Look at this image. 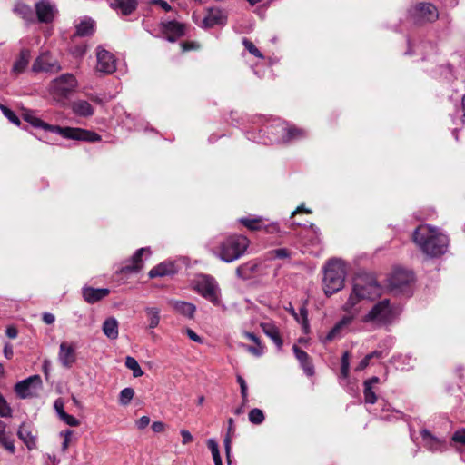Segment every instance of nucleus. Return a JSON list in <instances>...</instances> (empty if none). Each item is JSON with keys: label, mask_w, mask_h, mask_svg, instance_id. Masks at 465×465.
Masks as SVG:
<instances>
[{"label": "nucleus", "mask_w": 465, "mask_h": 465, "mask_svg": "<svg viewBox=\"0 0 465 465\" xmlns=\"http://www.w3.org/2000/svg\"><path fill=\"white\" fill-rule=\"evenodd\" d=\"M383 288L372 274H358L352 282V289L343 310L349 313L358 311V304L363 301H372L381 296Z\"/></svg>", "instance_id": "1"}, {"label": "nucleus", "mask_w": 465, "mask_h": 465, "mask_svg": "<svg viewBox=\"0 0 465 465\" xmlns=\"http://www.w3.org/2000/svg\"><path fill=\"white\" fill-rule=\"evenodd\" d=\"M419 248L430 257L440 256L447 252L449 239L447 235L428 224L420 225L412 235Z\"/></svg>", "instance_id": "2"}, {"label": "nucleus", "mask_w": 465, "mask_h": 465, "mask_svg": "<svg viewBox=\"0 0 465 465\" xmlns=\"http://www.w3.org/2000/svg\"><path fill=\"white\" fill-rule=\"evenodd\" d=\"M267 134L266 138L259 137L256 142L260 143H288L304 137L306 132L303 129L290 125L289 124L274 120L273 123L261 130Z\"/></svg>", "instance_id": "3"}, {"label": "nucleus", "mask_w": 465, "mask_h": 465, "mask_svg": "<svg viewBox=\"0 0 465 465\" xmlns=\"http://www.w3.org/2000/svg\"><path fill=\"white\" fill-rule=\"evenodd\" d=\"M31 127L41 128L45 132H51L54 134H60L62 137L66 139H73L78 141H88L97 142L101 140L99 134L94 132L73 128V127H60L58 125H52L43 122L41 119L31 115Z\"/></svg>", "instance_id": "4"}, {"label": "nucleus", "mask_w": 465, "mask_h": 465, "mask_svg": "<svg viewBox=\"0 0 465 465\" xmlns=\"http://www.w3.org/2000/svg\"><path fill=\"white\" fill-rule=\"evenodd\" d=\"M346 275L345 265L339 259H331L326 264L323 277L324 292L331 295L343 287Z\"/></svg>", "instance_id": "5"}, {"label": "nucleus", "mask_w": 465, "mask_h": 465, "mask_svg": "<svg viewBox=\"0 0 465 465\" xmlns=\"http://www.w3.org/2000/svg\"><path fill=\"white\" fill-rule=\"evenodd\" d=\"M249 245V240L242 235H232L219 245L217 255L225 262H232L243 255Z\"/></svg>", "instance_id": "6"}, {"label": "nucleus", "mask_w": 465, "mask_h": 465, "mask_svg": "<svg viewBox=\"0 0 465 465\" xmlns=\"http://www.w3.org/2000/svg\"><path fill=\"white\" fill-rule=\"evenodd\" d=\"M194 289L214 306H223L220 287L212 276L200 275L194 282Z\"/></svg>", "instance_id": "7"}, {"label": "nucleus", "mask_w": 465, "mask_h": 465, "mask_svg": "<svg viewBox=\"0 0 465 465\" xmlns=\"http://www.w3.org/2000/svg\"><path fill=\"white\" fill-rule=\"evenodd\" d=\"M76 86L77 80L74 74H64L52 81L50 94L55 101L64 103L75 90Z\"/></svg>", "instance_id": "8"}, {"label": "nucleus", "mask_w": 465, "mask_h": 465, "mask_svg": "<svg viewBox=\"0 0 465 465\" xmlns=\"http://www.w3.org/2000/svg\"><path fill=\"white\" fill-rule=\"evenodd\" d=\"M396 316L395 309L388 299L376 303L368 314L364 316V322H373L379 325L391 323Z\"/></svg>", "instance_id": "9"}, {"label": "nucleus", "mask_w": 465, "mask_h": 465, "mask_svg": "<svg viewBox=\"0 0 465 465\" xmlns=\"http://www.w3.org/2000/svg\"><path fill=\"white\" fill-rule=\"evenodd\" d=\"M35 12L39 23L49 25L56 17L58 9L51 0H39L35 4Z\"/></svg>", "instance_id": "10"}, {"label": "nucleus", "mask_w": 465, "mask_h": 465, "mask_svg": "<svg viewBox=\"0 0 465 465\" xmlns=\"http://www.w3.org/2000/svg\"><path fill=\"white\" fill-rule=\"evenodd\" d=\"M416 22H434L439 18L437 7L430 3H420L411 11Z\"/></svg>", "instance_id": "11"}, {"label": "nucleus", "mask_w": 465, "mask_h": 465, "mask_svg": "<svg viewBox=\"0 0 465 465\" xmlns=\"http://www.w3.org/2000/svg\"><path fill=\"white\" fill-rule=\"evenodd\" d=\"M96 71L102 74H112L116 70L114 55L102 46L96 48Z\"/></svg>", "instance_id": "12"}, {"label": "nucleus", "mask_w": 465, "mask_h": 465, "mask_svg": "<svg viewBox=\"0 0 465 465\" xmlns=\"http://www.w3.org/2000/svg\"><path fill=\"white\" fill-rule=\"evenodd\" d=\"M412 281V272L406 270H396L389 278V285L392 291L402 292Z\"/></svg>", "instance_id": "13"}, {"label": "nucleus", "mask_w": 465, "mask_h": 465, "mask_svg": "<svg viewBox=\"0 0 465 465\" xmlns=\"http://www.w3.org/2000/svg\"><path fill=\"white\" fill-rule=\"evenodd\" d=\"M61 69L57 60L51 56L49 54H41L34 63V71H43L55 73Z\"/></svg>", "instance_id": "14"}, {"label": "nucleus", "mask_w": 465, "mask_h": 465, "mask_svg": "<svg viewBox=\"0 0 465 465\" xmlns=\"http://www.w3.org/2000/svg\"><path fill=\"white\" fill-rule=\"evenodd\" d=\"M353 315L351 316H344L340 322H338L333 328L328 332V334L322 339V341L326 344L329 343L336 339L341 338L348 326L352 322Z\"/></svg>", "instance_id": "15"}, {"label": "nucleus", "mask_w": 465, "mask_h": 465, "mask_svg": "<svg viewBox=\"0 0 465 465\" xmlns=\"http://www.w3.org/2000/svg\"><path fill=\"white\" fill-rule=\"evenodd\" d=\"M161 25L163 35H165L166 39L170 42H175L184 35V25L176 21L163 22Z\"/></svg>", "instance_id": "16"}, {"label": "nucleus", "mask_w": 465, "mask_h": 465, "mask_svg": "<svg viewBox=\"0 0 465 465\" xmlns=\"http://www.w3.org/2000/svg\"><path fill=\"white\" fill-rule=\"evenodd\" d=\"M420 435L424 447L430 451H443L446 450L445 440L435 437L428 430H422Z\"/></svg>", "instance_id": "17"}, {"label": "nucleus", "mask_w": 465, "mask_h": 465, "mask_svg": "<svg viewBox=\"0 0 465 465\" xmlns=\"http://www.w3.org/2000/svg\"><path fill=\"white\" fill-rule=\"evenodd\" d=\"M240 223L252 231L264 229V231L266 232L273 233L279 230L278 225L276 223L263 225V222L261 217H259V218H247V217L241 218Z\"/></svg>", "instance_id": "18"}, {"label": "nucleus", "mask_w": 465, "mask_h": 465, "mask_svg": "<svg viewBox=\"0 0 465 465\" xmlns=\"http://www.w3.org/2000/svg\"><path fill=\"white\" fill-rule=\"evenodd\" d=\"M144 252H149V249L147 248H140L135 252V253L132 256L131 260L127 264L124 265L120 272L121 273H131V272H138L142 266V256Z\"/></svg>", "instance_id": "19"}, {"label": "nucleus", "mask_w": 465, "mask_h": 465, "mask_svg": "<svg viewBox=\"0 0 465 465\" xmlns=\"http://www.w3.org/2000/svg\"><path fill=\"white\" fill-rule=\"evenodd\" d=\"M226 16L220 9H210L206 16L203 20L202 27L211 28L215 25H224Z\"/></svg>", "instance_id": "20"}, {"label": "nucleus", "mask_w": 465, "mask_h": 465, "mask_svg": "<svg viewBox=\"0 0 465 465\" xmlns=\"http://www.w3.org/2000/svg\"><path fill=\"white\" fill-rule=\"evenodd\" d=\"M59 361L63 366L66 368L71 367L75 361L74 348L66 342H62L59 350Z\"/></svg>", "instance_id": "21"}, {"label": "nucleus", "mask_w": 465, "mask_h": 465, "mask_svg": "<svg viewBox=\"0 0 465 465\" xmlns=\"http://www.w3.org/2000/svg\"><path fill=\"white\" fill-rule=\"evenodd\" d=\"M110 291L107 288H83L84 299L90 304L95 303L100 300L104 299L109 294Z\"/></svg>", "instance_id": "22"}, {"label": "nucleus", "mask_w": 465, "mask_h": 465, "mask_svg": "<svg viewBox=\"0 0 465 465\" xmlns=\"http://www.w3.org/2000/svg\"><path fill=\"white\" fill-rule=\"evenodd\" d=\"M110 5L123 15H128L136 9L137 0H112Z\"/></svg>", "instance_id": "23"}, {"label": "nucleus", "mask_w": 465, "mask_h": 465, "mask_svg": "<svg viewBox=\"0 0 465 465\" xmlns=\"http://www.w3.org/2000/svg\"><path fill=\"white\" fill-rule=\"evenodd\" d=\"M176 269L173 262H163L153 267L149 272L150 278L163 277L175 273Z\"/></svg>", "instance_id": "24"}, {"label": "nucleus", "mask_w": 465, "mask_h": 465, "mask_svg": "<svg viewBox=\"0 0 465 465\" xmlns=\"http://www.w3.org/2000/svg\"><path fill=\"white\" fill-rule=\"evenodd\" d=\"M380 381V379L376 376L366 380L363 382V395L364 401L368 404H374L377 401L376 393L373 390V386Z\"/></svg>", "instance_id": "25"}, {"label": "nucleus", "mask_w": 465, "mask_h": 465, "mask_svg": "<svg viewBox=\"0 0 465 465\" xmlns=\"http://www.w3.org/2000/svg\"><path fill=\"white\" fill-rule=\"evenodd\" d=\"M169 304L174 311L190 319L193 317L196 310V307L193 303L187 302L171 300L169 301Z\"/></svg>", "instance_id": "26"}, {"label": "nucleus", "mask_w": 465, "mask_h": 465, "mask_svg": "<svg viewBox=\"0 0 465 465\" xmlns=\"http://www.w3.org/2000/svg\"><path fill=\"white\" fill-rule=\"evenodd\" d=\"M72 111L78 116L89 117L94 114L93 106L84 100L74 101L71 104Z\"/></svg>", "instance_id": "27"}, {"label": "nucleus", "mask_w": 465, "mask_h": 465, "mask_svg": "<svg viewBox=\"0 0 465 465\" xmlns=\"http://www.w3.org/2000/svg\"><path fill=\"white\" fill-rule=\"evenodd\" d=\"M293 351L296 359L300 361L302 369L308 376H312L314 372L313 366L310 361V357L307 352L301 350L298 346H293Z\"/></svg>", "instance_id": "28"}, {"label": "nucleus", "mask_w": 465, "mask_h": 465, "mask_svg": "<svg viewBox=\"0 0 465 465\" xmlns=\"http://www.w3.org/2000/svg\"><path fill=\"white\" fill-rule=\"evenodd\" d=\"M104 334L111 340H115L118 337V322L115 318H107L102 327Z\"/></svg>", "instance_id": "29"}, {"label": "nucleus", "mask_w": 465, "mask_h": 465, "mask_svg": "<svg viewBox=\"0 0 465 465\" xmlns=\"http://www.w3.org/2000/svg\"><path fill=\"white\" fill-rule=\"evenodd\" d=\"M75 28L77 35L89 36L94 32V21L85 17L75 25Z\"/></svg>", "instance_id": "30"}, {"label": "nucleus", "mask_w": 465, "mask_h": 465, "mask_svg": "<svg viewBox=\"0 0 465 465\" xmlns=\"http://www.w3.org/2000/svg\"><path fill=\"white\" fill-rule=\"evenodd\" d=\"M261 327L263 331V332L272 339V341L274 342V344L281 349L282 346V341L280 336L279 330L276 326H274L272 323H262Z\"/></svg>", "instance_id": "31"}, {"label": "nucleus", "mask_w": 465, "mask_h": 465, "mask_svg": "<svg viewBox=\"0 0 465 465\" xmlns=\"http://www.w3.org/2000/svg\"><path fill=\"white\" fill-rule=\"evenodd\" d=\"M144 312L149 322L148 328L154 329L160 323V309L155 306H146L144 308Z\"/></svg>", "instance_id": "32"}, {"label": "nucleus", "mask_w": 465, "mask_h": 465, "mask_svg": "<svg viewBox=\"0 0 465 465\" xmlns=\"http://www.w3.org/2000/svg\"><path fill=\"white\" fill-rule=\"evenodd\" d=\"M0 445L3 446L9 452H15V446L11 440L8 432L6 431V425L4 421L0 420Z\"/></svg>", "instance_id": "33"}, {"label": "nucleus", "mask_w": 465, "mask_h": 465, "mask_svg": "<svg viewBox=\"0 0 465 465\" xmlns=\"http://www.w3.org/2000/svg\"><path fill=\"white\" fill-rule=\"evenodd\" d=\"M15 392L21 399L27 398L29 396V378L17 382L15 386Z\"/></svg>", "instance_id": "34"}, {"label": "nucleus", "mask_w": 465, "mask_h": 465, "mask_svg": "<svg viewBox=\"0 0 465 465\" xmlns=\"http://www.w3.org/2000/svg\"><path fill=\"white\" fill-rule=\"evenodd\" d=\"M125 366L133 371V376L137 378L143 375V371L141 369L138 361L131 356L125 358Z\"/></svg>", "instance_id": "35"}, {"label": "nucleus", "mask_w": 465, "mask_h": 465, "mask_svg": "<svg viewBox=\"0 0 465 465\" xmlns=\"http://www.w3.org/2000/svg\"><path fill=\"white\" fill-rule=\"evenodd\" d=\"M249 420L256 425H259L264 420V414L261 409L254 408L249 412Z\"/></svg>", "instance_id": "36"}, {"label": "nucleus", "mask_w": 465, "mask_h": 465, "mask_svg": "<svg viewBox=\"0 0 465 465\" xmlns=\"http://www.w3.org/2000/svg\"><path fill=\"white\" fill-rule=\"evenodd\" d=\"M134 396V391L132 388H124L120 392L119 401L122 405L125 406L130 403Z\"/></svg>", "instance_id": "37"}, {"label": "nucleus", "mask_w": 465, "mask_h": 465, "mask_svg": "<svg viewBox=\"0 0 465 465\" xmlns=\"http://www.w3.org/2000/svg\"><path fill=\"white\" fill-rule=\"evenodd\" d=\"M269 254L271 258L281 260L289 259L292 257V252L287 248H279L272 250L269 252Z\"/></svg>", "instance_id": "38"}, {"label": "nucleus", "mask_w": 465, "mask_h": 465, "mask_svg": "<svg viewBox=\"0 0 465 465\" xmlns=\"http://www.w3.org/2000/svg\"><path fill=\"white\" fill-rule=\"evenodd\" d=\"M12 409L8 404L5 398L0 393V416L3 418H7L12 416Z\"/></svg>", "instance_id": "39"}, {"label": "nucleus", "mask_w": 465, "mask_h": 465, "mask_svg": "<svg viewBox=\"0 0 465 465\" xmlns=\"http://www.w3.org/2000/svg\"><path fill=\"white\" fill-rule=\"evenodd\" d=\"M350 371V353L345 351L341 357V375L342 378L347 379Z\"/></svg>", "instance_id": "40"}, {"label": "nucleus", "mask_w": 465, "mask_h": 465, "mask_svg": "<svg viewBox=\"0 0 465 465\" xmlns=\"http://www.w3.org/2000/svg\"><path fill=\"white\" fill-rule=\"evenodd\" d=\"M0 110L2 111V113L4 114V115L13 124H16V125H19L20 124V120L19 118L15 115V114L11 110L9 109L7 106L0 104Z\"/></svg>", "instance_id": "41"}, {"label": "nucleus", "mask_w": 465, "mask_h": 465, "mask_svg": "<svg viewBox=\"0 0 465 465\" xmlns=\"http://www.w3.org/2000/svg\"><path fill=\"white\" fill-rule=\"evenodd\" d=\"M27 51L26 50H22L21 51V58L19 61L15 62V64H14V67H13V70L15 72H21L25 69L26 64H27Z\"/></svg>", "instance_id": "42"}, {"label": "nucleus", "mask_w": 465, "mask_h": 465, "mask_svg": "<svg viewBox=\"0 0 465 465\" xmlns=\"http://www.w3.org/2000/svg\"><path fill=\"white\" fill-rule=\"evenodd\" d=\"M242 44L246 50H248L252 55L258 57V58H263V55L259 51V49L253 45L252 42L248 40L247 38H243Z\"/></svg>", "instance_id": "43"}, {"label": "nucleus", "mask_w": 465, "mask_h": 465, "mask_svg": "<svg viewBox=\"0 0 465 465\" xmlns=\"http://www.w3.org/2000/svg\"><path fill=\"white\" fill-rule=\"evenodd\" d=\"M14 11L20 15L25 21L29 15V7L25 4L17 3L15 5Z\"/></svg>", "instance_id": "44"}, {"label": "nucleus", "mask_w": 465, "mask_h": 465, "mask_svg": "<svg viewBox=\"0 0 465 465\" xmlns=\"http://www.w3.org/2000/svg\"><path fill=\"white\" fill-rule=\"evenodd\" d=\"M18 437L23 440V442L29 447V430L25 426V423H23L18 431H17Z\"/></svg>", "instance_id": "45"}, {"label": "nucleus", "mask_w": 465, "mask_h": 465, "mask_svg": "<svg viewBox=\"0 0 465 465\" xmlns=\"http://www.w3.org/2000/svg\"><path fill=\"white\" fill-rule=\"evenodd\" d=\"M237 381L240 385V388H241V395H242V401L243 402H246L247 401V397H248V393H247V384L244 381V379L238 375L237 376Z\"/></svg>", "instance_id": "46"}, {"label": "nucleus", "mask_w": 465, "mask_h": 465, "mask_svg": "<svg viewBox=\"0 0 465 465\" xmlns=\"http://www.w3.org/2000/svg\"><path fill=\"white\" fill-rule=\"evenodd\" d=\"M60 435L64 439V441L62 443V450L65 451L68 449L69 443L71 441L72 430H64L60 433Z\"/></svg>", "instance_id": "47"}, {"label": "nucleus", "mask_w": 465, "mask_h": 465, "mask_svg": "<svg viewBox=\"0 0 465 465\" xmlns=\"http://www.w3.org/2000/svg\"><path fill=\"white\" fill-rule=\"evenodd\" d=\"M60 420H62L64 423L72 427L79 425V420L75 417L68 413H63V417L60 418Z\"/></svg>", "instance_id": "48"}, {"label": "nucleus", "mask_w": 465, "mask_h": 465, "mask_svg": "<svg viewBox=\"0 0 465 465\" xmlns=\"http://www.w3.org/2000/svg\"><path fill=\"white\" fill-rule=\"evenodd\" d=\"M452 440L465 445V428L458 430L453 434Z\"/></svg>", "instance_id": "49"}, {"label": "nucleus", "mask_w": 465, "mask_h": 465, "mask_svg": "<svg viewBox=\"0 0 465 465\" xmlns=\"http://www.w3.org/2000/svg\"><path fill=\"white\" fill-rule=\"evenodd\" d=\"M298 315L300 318L299 322H301L303 325V328L305 330L308 329L309 324H308V319H307V310L304 306L300 308V312L298 313Z\"/></svg>", "instance_id": "50"}, {"label": "nucleus", "mask_w": 465, "mask_h": 465, "mask_svg": "<svg viewBox=\"0 0 465 465\" xmlns=\"http://www.w3.org/2000/svg\"><path fill=\"white\" fill-rule=\"evenodd\" d=\"M54 407L56 411V413L57 415L59 416V418H62L63 417V413H66L64 411V401L62 399H57L55 401H54Z\"/></svg>", "instance_id": "51"}, {"label": "nucleus", "mask_w": 465, "mask_h": 465, "mask_svg": "<svg viewBox=\"0 0 465 465\" xmlns=\"http://www.w3.org/2000/svg\"><path fill=\"white\" fill-rule=\"evenodd\" d=\"M42 385V380L39 375L31 376V391L33 389L40 388ZM33 396V392L31 391V397Z\"/></svg>", "instance_id": "52"}, {"label": "nucleus", "mask_w": 465, "mask_h": 465, "mask_svg": "<svg viewBox=\"0 0 465 465\" xmlns=\"http://www.w3.org/2000/svg\"><path fill=\"white\" fill-rule=\"evenodd\" d=\"M150 423V418L148 416H143L136 421V426L139 430L145 429Z\"/></svg>", "instance_id": "53"}, {"label": "nucleus", "mask_w": 465, "mask_h": 465, "mask_svg": "<svg viewBox=\"0 0 465 465\" xmlns=\"http://www.w3.org/2000/svg\"><path fill=\"white\" fill-rule=\"evenodd\" d=\"M180 433H181V436L183 437L182 443L183 445L188 444L193 441V438L189 430H182Z\"/></svg>", "instance_id": "54"}, {"label": "nucleus", "mask_w": 465, "mask_h": 465, "mask_svg": "<svg viewBox=\"0 0 465 465\" xmlns=\"http://www.w3.org/2000/svg\"><path fill=\"white\" fill-rule=\"evenodd\" d=\"M207 446L210 449L212 455H214L219 452L218 445L213 439L208 440Z\"/></svg>", "instance_id": "55"}, {"label": "nucleus", "mask_w": 465, "mask_h": 465, "mask_svg": "<svg viewBox=\"0 0 465 465\" xmlns=\"http://www.w3.org/2000/svg\"><path fill=\"white\" fill-rule=\"evenodd\" d=\"M186 333L192 341L198 342V343L203 342V339L198 334H196L193 330L187 329Z\"/></svg>", "instance_id": "56"}, {"label": "nucleus", "mask_w": 465, "mask_h": 465, "mask_svg": "<svg viewBox=\"0 0 465 465\" xmlns=\"http://www.w3.org/2000/svg\"><path fill=\"white\" fill-rule=\"evenodd\" d=\"M224 447H225V452L227 456L228 462L230 463V450H231V436L229 433L226 435L224 439Z\"/></svg>", "instance_id": "57"}, {"label": "nucleus", "mask_w": 465, "mask_h": 465, "mask_svg": "<svg viewBox=\"0 0 465 465\" xmlns=\"http://www.w3.org/2000/svg\"><path fill=\"white\" fill-rule=\"evenodd\" d=\"M370 364V360L367 356H365L356 366L355 371H363L368 365Z\"/></svg>", "instance_id": "58"}, {"label": "nucleus", "mask_w": 465, "mask_h": 465, "mask_svg": "<svg viewBox=\"0 0 465 465\" xmlns=\"http://www.w3.org/2000/svg\"><path fill=\"white\" fill-rule=\"evenodd\" d=\"M164 428H165V425L163 422L162 421H154L153 424H152V430L156 432V433H159V432H162L164 430Z\"/></svg>", "instance_id": "59"}, {"label": "nucleus", "mask_w": 465, "mask_h": 465, "mask_svg": "<svg viewBox=\"0 0 465 465\" xmlns=\"http://www.w3.org/2000/svg\"><path fill=\"white\" fill-rule=\"evenodd\" d=\"M5 333L7 335L8 338L10 339H15L17 337V330L15 326H8L6 328V331H5Z\"/></svg>", "instance_id": "60"}, {"label": "nucleus", "mask_w": 465, "mask_h": 465, "mask_svg": "<svg viewBox=\"0 0 465 465\" xmlns=\"http://www.w3.org/2000/svg\"><path fill=\"white\" fill-rule=\"evenodd\" d=\"M43 321L46 324H52L55 321V317L53 313H50V312H45L43 314Z\"/></svg>", "instance_id": "61"}, {"label": "nucleus", "mask_w": 465, "mask_h": 465, "mask_svg": "<svg viewBox=\"0 0 465 465\" xmlns=\"http://www.w3.org/2000/svg\"><path fill=\"white\" fill-rule=\"evenodd\" d=\"M153 3L159 5L165 11H170L172 9L171 5L164 0H153Z\"/></svg>", "instance_id": "62"}, {"label": "nucleus", "mask_w": 465, "mask_h": 465, "mask_svg": "<svg viewBox=\"0 0 465 465\" xmlns=\"http://www.w3.org/2000/svg\"><path fill=\"white\" fill-rule=\"evenodd\" d=\"M4 355L7 359H10L13 356V347L11 344L5 343L4 348Z\"/></svg>", "instance_id": "63"}, {"label": "nucleus", "mask_w": 465, "mask_h": 465, "mask_svg": "<svg viewBox=\"0 0 465 465\" xmlns=\"http://www.w3.org/2000/svg\"><path fill=\"white\" fill-rule=\"evenodd\" d=\"M47 459L49 461H46L45 465H58L59 460L54 455H47Z\"/></svg>", "instance_id": "64"}]
</instances>
